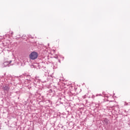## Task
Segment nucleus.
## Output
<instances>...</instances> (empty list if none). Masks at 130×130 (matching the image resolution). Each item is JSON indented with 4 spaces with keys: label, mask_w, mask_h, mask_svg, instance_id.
Instances as JSON below:
<instances>
[{
    "label": "nucleus",
    "mask_w": 130,
    "mask_h": 130,
    "mask_svg": "<svg viewBox=\"0 0 130 130\" xmlns=\"http://www.w3.org/2000/svg\"><path fill=\"white\" fill-rule=\"evenodd\" d=\"M38 57V53L35 51L31 52L29 54V58L30 59H32L34 60V59H36Z\"/></svg>",
    "instance_id": "f257e3e1"
},
{
    "label": "nucleus",
    "mask_w": 130,
    "mask_h": 130,
    "mask_svg": "<svg viewBox=\"0 0 130 130\" xmlns=\"http://www.w3.org/2000/svg\"><path fill=\"white\" fill-rule=\"evenodd\" d=\"M3 89L5 90V91H9V90L10 89V88H9V87L8 86H5L3 88Z\"/></svg>",
    "instance_id": "f03ea898"
},
{
    "label": "nucleus",
    "mask_w": 130,
    "mask_h": 130,
    "mask_svg": "<svg viewBox=\"0 0 130 130\" xmlns=\"http://www.w3.org/2000/svg\"><path fill=\"white\" fill-rule=\"evenodd\" d=\"M12 62V61H10V62H9V61H6L4 62V65L6 66H8V64H9V63H11Z\"/></svg>",
    "instance_id": "7ed1b4c3"
}]
</instances>
